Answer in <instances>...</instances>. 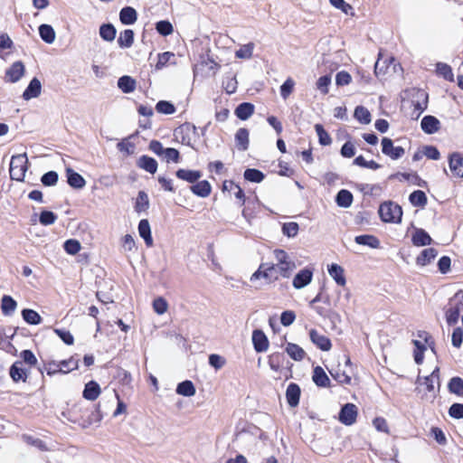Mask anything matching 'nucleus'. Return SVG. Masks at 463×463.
I'll use <instances>...</instances> for the list:
<instances>
[{"label": "nucleus", "mask_w": 463, "mask_h": 463, "mask_svg": "<svg viewBox=\"0 0 463 463\" xmlns=\"http://www.w3.org/2000/svg\"><path fill=\"white\" fill-rule=\"evenodd\" d=\"M463 309V290H458L453 297L449 299L445 307L446 322L449 326H454L458 323L461 310Z\"/></svg>", "instance_id": "1"}, {"label": "nucleus", "mask_w": 463, "mask_h": 463, "mask_svg": "<svg viewBox=\"0 0 463 463\" xmlns=\"http://www.w3.org/2000/svg\"><path fill=\"white\" fill-rule=\"evenodd\" d=\"M379 215L383 222L400 223L402 218V207L392 201L383 202L379 206Z\"/></svg>", "instance_id": "2"}, {"label": "nucleus", "mask_w": 463, "mask_h": 463, "mask_svg": "<svg viewBox=\"0 0 463 463\" xmlns=\"http://www.w3.org/2000/svg\"><path fill=\"white\" fill-rule=\"evenodd\" d=\"M28 169V158L25 153L13 156L10 161L9 174L14 181L23 182Z\"/></svg>", "instance_id": "3"}, {"label": "nucleus", "mask_w": 463, "mask_h": 463, "mask_svg": "<svg viewBox=\"0 0 463 463\" xmlns=\"http://www.w3.org/2000/svg\"><path fill=\"white\" fill-rule=\"evenodd\" d=\"M71 415L68 420L73 423H77L82 429H87L94 423H98L102 420V415L99 411V405L98 404L93 410L85 411L86 417L80 418L74 415V412H69Z\"/></svg>", "instance_id": "4"}, {"label": "nucleus", "mask_w": 463, "mask_h": 463, "mask_svg": "<svg viewBox=\"0 0 463 463\" xmlns=\"http://www.w3.org/2000/svg\"><path fill=\"white\" fill-rule=\"evenodd\" d=\"M382 153L392 160H398L405 154V149L402 146L393 145V141L390 137H383L381 142Z\"/></svg>", "instance_id": "5"}, {"label": "nucleus", "mask_w": 463, "mask_h": 463, "mask_svg": "<svg viewBox=\"0 0 463 463\" xmlns=\"http://www.w3.org/2000/svg\"><path fill=\"white\" fill-rule=\"evenodd\" d=\"M449 167L454 177L463 179V154L453 152L448 157Z\"/></svg>", "instance_id": "6"}, {"label": "nucleus", "mask_w": 463, "mask_h": 463, "mask_svg": "<svg viewBox=\"0 0 463 463\" xmlns=\"http://www.w3.org/2000/svg\"><path fill=\"white\" fill-rule=\"evenodd\" d=\"M357 417V408L354 403H345L343 405L339 411V421L345 426L353 425Z\"/></svg>", "instance_id": "7"}, {"label": "nucleus", "mask_w": 463, "mask_h": 463, "mask_svg": "<svg viewBox=\"0 0 463 463\" xmlns=\"http://www.w3.org/2000/svg\"><path fill=\"white\" fill-rule=\"evenodd\" d=\"M277 269L275 264L262 263L259 269L251 275L250 280L259 279L260 278H265L269 279H277L278 277L275 275Z\"/></svg>", "instance_id": "8"}, {"label": "nucleus", "mask_w": 463, "mask_h": 463, "mask_svg": "<svg viewBox=\"0 0 463 463\" xmlns=\"http://www.w3.org/2000/svg\"><path fill=\"white\" fill-rule=\"evenodd\" d=\"M252 344L257 353L266 352L269 348V339L260 329H255L252 332Z\"/></svg>", "instance_id": "9"}, {"label": "nucleus", "mask_w": 463, "mask_h": 463, "mask_svg": "<svg viewBox=\"0 0 463 463\" xmlns=\"http://www.w3.org/2000/svg\"><path fill=\"white\" fill-rule=\"evenodd\" d=\"M312 278L313 271L307 268L303 269L295 275L292 285L297 289L303 288L312 281Z\"/></svg>", "instance_id": "10"}, {"label": "nucleus", "mask_w": 463, "mask_h": 463, "mask_svg": "<svg viewBox=\"0 0 463 463\" xmlns=\"http://www.w3.org/2000/svg\"><path fill=\"white\" fill-rule=\"evenodd\" d=\"M24 74V65L18 61L14 62L5 71V80L14 83L17 82Z\"/></svg>", "instance_id": "11"}, {"label": "nucleus", "mask_w": 463, "mask_h": 463, "mask_svg": "<svg viewBox=\"0 0 463 463\" xmlns=\"http://www.w3.org/2000/svg\"><path fill=\"white\" fill-rule=\"evenodd\" d=\"M422 131L428 135L437 133L440 128V121L434 116H424L420 121Z\"/></svg>", "instance_id": "12"}, {"label": "nucleus", "mask_w": 463, "mask_h": 463, "mask_svg": "<svg viewBox=\"0 0 463 463\" xmlns=\"http://www.w3.org/2000/svg\"><path fill=\"white\" fill-rule=\"evenodd\" d=\"M42 91V83L36 77L33 78L26 89L24 90L22 97L24 100H30L40 96Z\"/></svg>", "instance_id": "13"}, {"label": "nucleus", "mask_w": 463, "mask_h": 463, "mask_svg": "<svg viewBox=\"0 0 463 463\" xmlns=\"http://www.w3.org/2000/svg\"><path fill=\"white\" fill-rule=\"evenodd\" d=\"M309 337L311 342L322 351H329L332 347L330 339L324 335H320L316 329L309 331Z\"/></svg>", "instance_id": "14"}, {"label": "nucleus", "mask_w": 463, "mask_h": 463, "mask_svg": "<svg viewBox=\"0 0 463 463\" xmlns=\"http://www.w3.org/2000/svg\"><path fill=\"white\" fill-rule=\"evenodd\" d=\"M300 394L301 390L298 384L290 383L286 390V399L288 404L292 408L297 407L299 403Z\"/></svg>", "instance_id": "15"}, {"label": "nucleus", "mask_w": 463, "mask_h": 463, "mask_svg": "<svg viewBox=\"0 0 463 463\" xmlns=\"http://www.w3.org/2000/svg\"><path fill=\"white\" fill-rule=\"evenodd\" d=\"M22 361H15L9 369V374L12 380L15 383L20 381L26 382L28 377V371L22 367Z\"/></svg>", "instance_id": "16"}, {"label": "nucleus", "mask_w": 463, "mask_h": 463, "mask_svg": "<svg viewBox=\"0 0 463 463\" xmlns=\"http://www.w3.org/2000/svg\"><path fill=\"white\" fill-rule=\"evenodd\" d=\"M429 102V94L424 90H417L414 99L412 100V104L414 109L419 112L418 116H420L422 112H424L428 108Z\"/></svg>", "instance_id": "17"}, {"label": "nucleus", "mask_w": 463, "mask_h": 463, "mask_svg": "<svg viewBox=\"0 0 463 463\" xmlns=\"http://www.w3.org/2000/svg\"><path fill=\"white\" fill-rule=\"evenodd\" d=\"M191 192L201 198H206L211 194L212 185L207 180L197 181L190 186Z\"/></svg>", "instance_id": "18"}, {"label": "nucleus", "mask_w": 463, "mask_h": 463, "mask_svg": "<svg viewBox=\"0 0 463 463\" xmlns=\"http://www.w3.org/2000/svg\"><path fill=\"white\" fill-rule=\"evenodd\" d=\"M66 177L68 184L74 189H82L86 185L83 176L71 168L66 169Z\"/></svg>", "instance_id": "19"}, {"label": "nucleus", "mask_w": 463, "mask_h": 463, "mask_svg": "<svg viewBox=\"0 0 463 463\" xmlns=\"http://www.w3.org/2000/svg\"><path fill=\"white\" fill-rule=\"evenodd\" d=\"M137 20V13L132 6H125L119 11V21L124 25L134 24Z\"/></svg>", "instance_id": "20"}, {"label": "nucleus", "mask_w": 463, "mask_h": 463, "mask_svg": "<svg viewBox=\"0 0 463 463\" xmlns=\"http://www.w3.org/2000/svg\"><path fill=\"white\" fill-rule=\"evenodd\" d=\"M175 175L177 178L186 181L190 184H194L202 177V172L199 170H189L180 168L175 172Z\"/></svg>", "instance_id": "21"}, {"label": "nucleus", "mask_w": 463, "mask_h": 463, "mask_svg": "<svg viewBox=\"0 0 463 463\" xmlns=\"http://www.w3.org/2000/svg\"><path fill=\"white\" fill-rule=\"evenodd\" d=\"M312 380L318 387L326 388L330 386V379L325 370L319 365L314 368Z\"/></svg>", "instance_id": "22"}, {"label": "nucleus", "mask_w": 463, "mask_h": 463, "mask_svg": "<svg viewBox=\"0 0 463 463\" xmlns=\"http://www.w3.org/2000/svg\"><path fill=\"white\" fill-rule=\"evenodd\" d=\"M138 233L139 236L144 240L147 247L153 246V238L151 234V228L149 222L146 219L140 220L138 223Z\"/></svg>", "instance_id": "23"}, {"label": "nucleus", "mask_w": 463, "mask_h": 463, "mask_svg": "<svg viewBox=\"0 0 463 463\" xmlns=\"http://www.w3.org/2000/svg\"><path fill=\"white\" fill-rule=\"evenodd\" d=\"M137 165L139 168L144 169L145 171L152 175H154L156 172L158 166V164L155 158L146 155L141 156L138 158Z\"/></svg>", "instance_id": "24"}, {"label": "nucleus", "mask_w": 463, "mask_h": 463, "mask_svg": "<svg viewBox=\"0 0 463 463\" xmlns=\"http://www.w3.org/2000/svg\"><path fill=\"white\" fill-rule=\"evenodd\" d=\"M414 246L421 247L431 244L432 239L430 234L423 229H416L411 237Z\"/></svg>", "instance_id": "25"}, {"label": "nucleus", "mask_w": 463, "mask_h": 463, "mask_svg": "<svg viewBox=\"0 0 463 463\" xmlns=\"http://www.w3.org/2000/svg\"><path fill=\"white\" fill-rule=\"evenodd\" d=\"M355 243L363 246H367L371 249L380 248V240L372 234H362L354 237Z\"/></svg>", "instance_id": "26"}, {"label": "nucleus", "mask_w": 463, "mask_h": 463, "mask_svg": "<svg viewBox=\"0 0 463 463\" xmlns=\"http://www.w3.org/2000/svg\"><path fill=\"white\" fill-rule=\"evenodd\" d=\"M249 130L245 128H241L235 134L236 146L241 151H246L249 148Z\"/></svg>", "instance_id": "27"}, {"label": "nucleus", "mask_w": 463, "mask_h": 463, "mask_svg": "<svg viewBox=\"0 0 463 463\" xmlns=\"http://www.w3.org/2000/svg\"><path fill=\"white\" fill-rule=\"evenodd\" d=\"M335 203L337 206L342 208H348L352 205L354 201L353 194L346 190L341 189L335 195Z\"/></svg>", "instance_id": "28"}, {"label": "nucleus", "mask_w": 463, "mask_h": 463, "mask_svg": "<svg viewBox=\"0 0 463 463\" xmlns=\"http://www.w3.org/2000/svg\"><path fill=\"white\" fill-rule=\"evenodd\" d=\"M100 394V387L95 381H90L85 384L82 396L88 401H95Z\"/></svg>", "instance_id": "29"}, {"label": "nucleus", "mask_w": 463, "mask_h": 463, "mask_svg": "<svg viewBox=\"0 0 463 463\" xmlns=\"http://www.w3.org/2000/svg\"><path fill=\"white\" fill-rule=\"evenodd\" d=\"M327 271L329 275L334 279L335 283L339 286H345L346 283V279L344 275V269L335 263H332L328 266Z\"/></svg>", "instance_id": "30"}, {"label": "nucleus", "mask_w": 463, "mask_h": 463, "mask_svg": "<svg viewBox=\"0 0 463 463\" xmlns=\"http://www.w3.org/2000/svg\"><path fill=\"white\" fill-rule=\"evenodd\" d=\"M438 255V250L434 248H428L423 250L420 254L416 258V264L418 266H426L430 264Z\"/></svg>", "instance_id": "31"}, {"label": "nucleus", "mask_w": 463, "mask_h": 463, "mask_svg": "<svg viewBox=\"0 0 463 463\" xmlns=\"http://www.w3.org/2000/svg\"><path fill=\"white\" fill-rule=\"evenodd\" d=\"M254 113V105L250 102H242L237 106L234 114L241 120H247Z\"/></svg>", "instance_id": "32"}, {"label": "nucleus", "mask_w": 463, "mask_h": 463, "mask_svg": "<svg viewBox=\"0 0 463 463\" xmlns=\"http://www.w3.org/2000/svg\"><path fill=\"white\" fill-rule=\"evenodd\" d=\"M136 80L128 75L121 76L118 80V87L122 90L123 93L128 94L133 92L136 90Z\"/></svg>", "instance_id": "33"}, {"label": "nucleus", "mask_w": 463, "mask_h": 463, "mask_svg": "<svg viewBox=\"0 0 463 463\" xmlns=\"http://www.w3.org/2000/svg\"><path fill=\"white\" fill-rule=\"evenodd\" d=\"M286 356L283 353L275 352L269 355L268 364L274 372H279L283 366Z\"/></svg>", "instance_id": "34"}, {"label": "nucleus", "mask_w": 463, "mask_h": 463, "mask_svg": "<svg viewBox=\"0 0 463 463\" xmlns=\"http://www.w3.org/2000/svg\"><path fill=\"white\" fill-rule=\"evenodd\" d=\"M17 307V302L8 295H5L2 298L1 309L2 313L5 317L12 316Z\"/></svg>", "instance_id": "35"}, {"label": "nucleus", "mask_w": 463, "mask_h": 463, "mask_svg": "<svg viewBox=\"0 0 463 463\" xmlns=\"http://www.w3.org/2000/svg\"><path fill=\"white\" fill-rule=\"evenodd\" d=\"M176 393L184 397H191L195 394V387L192 381L185 380L177 384Z\"/></svg>", "instance_id": "36"}, {"label": "nucleus", "mask_w": 463, "mask_h": 463, "mask_svg": "<svg viewBox=\"0 0 463 463\" xmlns=\"http://www.w3.org/2000/svg\"><path fill=\"white\" fill-rule=\"evenodd\" d=\"M38 30L40 37L44 43L51 44L54 42L55 31L52 25L43 24L39 26Z\"/></svg>", "instance_id": "37"}, {"label": "nucleus", "mask_w": 463, "mask_h": 463, "mask_svg": "<svg viewBox=\"0 0 463 463\" xmlns=\"http://www.w3.org/2000/svg\"><path fill=\"white\" fill-rule=\"evenodd\" d=\"M135 33L131 29L122 31L118 38V44L120 48H130L134 43Z\"/></svg>", "instance_id": "38"}, {"label": "nucleus", "mask_w": 463, "mask_h": 463, "mask_svg": "<svg viewBox=\"0 0 463 463\" xmlns=\"http://www.w3.org/2000/svg\"><path fill=\"white\" fill-rule=\"evenodd\" d=\"M99 33L102 40L112 42L116 37L117 30L112 24L108 23L100 25Z\"/></svg>", "instance_id": "39"}, {"label": "nucleus", "mask_w": 463, "mask_h": 463, "mask_svg": "<svg viewBox=\"0 0 463 463\" xmlns=\"http://www.w3.org/2000/svg\"><path fill=\"white\" fill-rule=\"evenodd\" d=\"M22 317L28 325L32 326L39 325L43 321L39 313L31 308H24L22 310Z\"/></svg>", "instance_id": "40"}, {"label": "nucleus", "mask_w": 463, "mask_h": 463, "mask_svg": "<svg viewBox=\"0 0 463 463\" xmlns=\"http://www.w3.org/2000/svg\"><path fill=\"white\" fill-rule=\"evenodd\" d=\"M286 352L295 361H302L306 355L304 349L293 343L287 344Z\"/></svg>", "instance_id": "41"}, {"label": "nucleus", "mask_w": 463, "mask_h": 463, "mask_svg": "<svg viewBox=\"0 0 463 463\" xmlns=\"http://www.w3.org/2000/svg\"><path fill=\"white\" fill-rule=\"evenodd\" d=\"M243 177L248 182L260 184L264 180L265 175L259 169L247 168L243 173Z\"/></svg>", "instance_id": "42"}, {"label": "nucleus", "mask_w": 463, "mask_h": 463, "mask_svg": "<svg viewBox=\"0 0 463 463\" xmlns=\"http://www.w3.org/2000/svg\"><path fill=\"white\" fill-rule=\"evenodd\" d=\"M409 202L414 207H424L428 203V199L423 191L416 190L409 195Z\"/></svg>", "instance_id": "43"}, {"label": "nucleus", "mask_w": 463, "mask_h": 463, "mask_svg": "<svg viewBox=\"0 0 463 463\" xmlns=\"http://www.w3.org/2000/svg\"><path fill=\"white\" fill-rule=\"evenodd\" d=\"M134 208L138 213L145 212L149 208L148 195L145 191L138 192Z\"/></svg>", "instance_id": "44"}, {"label": "nucleus", "mask_w": 463, "mask_h": 463, "mask_svg": "<svg viewBox=\"0 0 463 463\" xmlns=\"http://www.w3.org/2000/svg\"><path fill=\"white\" fill-rule=\"evenodd\" d=\"M354 117L362 124H369L372 120L370 111L364 106H357L354 112Z\"/></svg>", "instance_id": "45"}, {"label": "nucleus", "mask_w": 463, "mask_h": 463, "mask_svg": "<svg viewBox=\"0 0 463 463\" xmlns=\"http://www.w3.org/2000/svg\"><path fill=\"white\" fill-rule=\"evenodd\" d=\"M258 204L259 203L257 199L252 202H248V204L242 210V216L249 223H250L251 220L257 216V208H259Z\"/></svg>", "instance_id": "46"}, {"label": "nucleus", "mask_w": 463, "mask_h": 463, "mask_svg": "<svg viewBox=\"0 0 463 463\" xmlns=\"http://www.w3.org/2000/svg\"><path fill=\"white\" fill-rule=\"evenodd\" d=\"M436 71L437 74L441 76L444 80L450 82L454 81V74L452 72V69L447 63L438 62L436 64Z\"/></svg>", "instance_id": "47"}, {"label": "nucleus", "mask_w": 463, "mask_h": 463, "mask_svg": "<svg viewBox=\"0 0 463 463\" xmlns=\"http://www.w3.org/2000/svg\"><path fill=\"white\" fill-rule=\"evenodd\" d=\"M448 388H449V392L462 397L463 396V379L458 376L452 377L449 382Z\"/></svg>", "instance_id": "48"}, {"label": "nucleus", "mask_w": 463, "mask_h": 463, "mask_svg": "<svg viewBox=\"0 0 463 463\" xmlns=\"http://www.w3.org/2000/svg\"><path fill=\"white\" fill-rule=\"evenodd\" d=\"M315 129L318 137V142L321 146H329L332 143L330 135L321 124H316Z\"/></svg>", "instance_id": "49"}, {"label": "nucleus", "mask_w": 463, "mask_h": 463, "mask_svg": "<svg viewBox=\"0 0 463 463\" xmlns=\"http://www.w3.org/2000/svg\"><path fill=\"white\" fill-rule=\"evenodd\" d=\"M156 30L160 35L168 36L173 33L174 27L168 20H161L156 24Z\"/></svg>", "instance_id": "50"}, {"label": "nucleus", "mask_w": 463, "mask_h": 463, "mask_svg": "<svg viewBox=\"0 0 463 463\" xmlns=\"http://www.w3.org/2000/svg\"><path fill=\"white\" fill-rule=\"evenodd\" d=\"M275 266L277 270H279L280 275L284 278H289L293 270L296 269V264L293 260H289L281 264H275Z\"/></svg>", "instance_id": "51"}, {"label": "nucleus", "mask_w": 463, "mask_h": 463, "mask_svg": "<svg viewBox=\"0 0 463 463\" xmlns=\"http://www.w3.org/2000/svg\"><path fill=\"white\" fill-rule=\"evenodd\" d=\"M23 440L28 445L33 446L37 448L41 451L47 450V446L45 442L40 439L34 438L31 435L24 434L22 436Z\"/></svg>", "instance_id": "52"}, {"label": "nucleus", "mask_w": 463, "mask_h": 463, "mask_svg": "<svg viewBox=\"0 0 463 463\" xmlns=\"http://www.w3.org/2000/svg\"><path fill=\"white\" fill-rule=\"evenodd\" d=\"M56 220L57 215L52 211L43 210L39 215V222L44 226L53 224Z\"/></svg>", "instance_id": "53"}, {"label": "nucleus", "mask_w": 463, "mask_h": 463, "mask_svg": "<svg viewBox=\"0 0 463 463\" xmlns=\"http://www.w3.org/2000/svg\"><path fill=\"white\" fill-rule=\"evenodd\" d=\"M59 180V175L56 171H48L41 177V182L44 186H54Z\"/></svg>", "instance_id": "54"}, {"label": "nucleus", "mask_w": 463, "mask_h": 463, "mask_svg": "<svg viewBox=\"0 0 463 463\" xmlns=\"http://www.w3.org/2000/svg\"><path fill=\"white\" fill-rule=\"evenodd\" d=\"M156 109L158 113L165 115H171L175 112L174 104L167 100H159L156 105Z\"/></svg>", "instance_id": "55"}, {"label": "nucleus", "mask_w": 463, "mask_h": 463, "mask_svg": "<svg viewBox=\"0 0 463 463\" xmlns=\"http://www.w3.org/2000/svg\"><path fill=\"white\" fill-rule=\"evenodd\" d=\"M299 226L295 222H285L282 224V233L288 237L294 238L298 235Z\"/></svg>", "instance_id": "56"}, {"label": "nucleus", "mask_w": 463, "mask_h": 463, "mask_svg": "<svg viewBox=\"0 0 463 463\" xmlns=\"http://www.w3.org/2000/svg\"><path fill=\"white\" fill-rule=\"evenodd\" d=\"M354 165L373 170H377L381 168L380 164L376 163L373 160L366 161L363 156H356L354 160Z\"/></svg>", "instance_id": "57"}, {"label": "nucleus", "mask_w": 463, "mask_h": 463, "mask_svg": "<svg viewBox=\"0 0 463 463\" xmlns=\"http://www.w3.org/2000/svg\"><path fill=\"white\" fill-rule=\"evenodd\" d=\"M60 367H62L61 373H68L79 366V360L71 356L69 359L59 362Z\"/></svg>", "instance_id": "58"}, {"label": "nucleus", "mask_w": 463, "mask_h": 463, "mask_svg": "<svg viewBox=\"0 0 463 463\" xmlns=\"http://www.w3.org/2000/svg\"><path fill=\"white\" fill-rule=\"evenodd\" d=\"M80 241L75 239H69L63 243L64 250L70 255H75L80 251Z\"/></svg>", "instance_id": "59"}, {"label": "nucleus", "mask_w": 463, "mask_h": 463, "mask_svg": "<svg viewBox=\"0 0 463 463\" xmlns=\"http://www.w3.org/2000/svg\"><path fill=\"white\" fill-rule=\"evenodd\" d=\"M331 83V76L329 74L323 75L318 78L316 86L317 89L324 95L328 93V87Z\"/></svg>", "instance_id": "60"}, {"label": "nucleus", "mask_w": 463, "mask_h": 463, "mask_svg": "<svg viewBox=\"0 0 463 463\" xmlns=\"http://www.w3.org/2000/svg\"><path fill=\"white\" fill-rule=\"evenodd\" d=\"M439 368L436 367L433 372L423 378L424 382L423 383L426 385V388L429 392L434 391V382L437 381L439 383Z\"/></svg>", "instance_id": "61"}, {"label": "nucleus", "mask_w": 463, "mask_h": 463, "mask_svg": "<svg viewBox=\"0 0 463 463\" xmlns=\"http://www.w3.org/2000/svg\"><path fill=\"white\" fill-rule=\"evenodd\" d=\"M254 44L250 43L241 46L235 52V56L239 59H250L252 56Z\"/></svg>", "instance_id": "62"}, {"label": "nucleus", "mask_w": 463, "mask_h": 463, "mask_svg": "<svg viewBox=\"0 0 463 463\" xmlns=\"http://www.w3.org/2000/svg\"><path fill=\"white\" fill-rule=\"evenodd\" d=\"M20 357L22 359V362L28 364L30 367H32L37 364L36 356L29 349L23 350L20 353Z\"/></svg>", "instance_id": "63"}, {"label": "nucleus", "mask_w": 463, "mask_h": 463, "mask_svg": "<svg viewBox=\"0 0 463 463\" xmlns=\"http://www.w3.org/2000/svg\"><path fill=\"white\" fill-rule=\"evenodd\" d=\"M449 415L453 419H463V403H453L449 409Z\"/></svg>", "instance_id": "64"}]
</instances>
